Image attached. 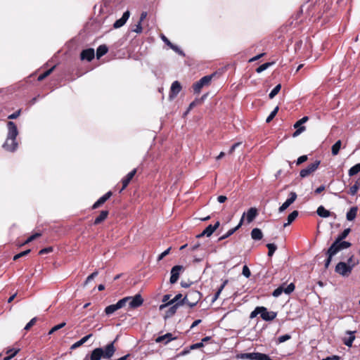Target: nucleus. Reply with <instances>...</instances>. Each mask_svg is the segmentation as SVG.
<instances>
[{"instance_id":"1","label":"nucleus","mask_w":360,"mask_h":360,"mask_svg":"<svg viewBox=\"0 0 360 360\" xmlns=\"http://www.w3.org/2000/svg\"><path fill=\"white\" fill-rule=\"evenodd\" d=\"M8 134L5 143L3 145L4 149L8 151L13 152L18 147V143L16 142V137L18 134V131L16 124L9 121L7 123Z\"/></svg>"},{"instance_id":"2","label":"nucleus","mask_w":360,"mask_h":360,"mask_svg":"<svg viewBox=\"0 0 360 360\" xmlns=\"http://www.w3.org/2000/svg\"><path fill=\"white\" fill-rule=\"evenodd\" d=\"M352 245L351 243L347 241H342L335 239L330 248L326 250V255L327 259L325 261V268L328 269L333 256L338 254L342 250L347 249Z\"/></svg>"},{"instance_id":"3","label":"nucleus","mask_w":360,"mask_h":360,"mask_svg":"<svg viewBox=\"0 0 360 360\" xmlns=\"http://www.w3.org/2000/svg\"><path fill=\"white\" fill-rule=\"evenodd\" d=\"M260 314L261 318L266 321H273L277 316V313L274 311H269L264 307H257L250 314L251 319L255 318Z\"/></svg>"},{"instance_id":"4","label":"nucleus","mask_w":360,"mask_h":360,"mask_svg":"<svg viewBox=\"0 0 360 360\" xmlns=\"http://www.w3.org/2000/svg\"><path fill=\"white\" fill-rule=\"evenodd\" d=\"M201 299V293L197 290H189L184 299L181 300L183 304H186L191 307L196 305Z\"/></svg>"},{"instance_id":"5","label":"nucleus","mask_w":360,"mask_h":360,"mask_svg":"<svg viewBox=\"0 0 360 360\" xmlns=\"http://www.w3.org/2000/svg\"><path fill=\"white\" fill-rule=\"evenodd\" d=\"M357 264V263H353L352 264H347L346 262H340L335 266V272L342 276H348L352 269Z\"/></svg>"},{"instance_id":"6","label":"nucleus","mask_w":360,"mask_h":360,"mask_svg":"<svg viewBox=\"0 0 360 360\" xmlns=\"http://www.w3.org/2000/svg\"><path fill=\"white\" fill-rule=\"evenodd\" d=\"M212 75H206L202 77L199 81L193 84V89L195 94H199L204 86H208L212 81Z\"/></svg>"},{"instance_id":"7","label":"nucleus","mask_w":360,"mask_h":360,"mask_svg":"<svg viewBox=\"0 0 360 360\" xmlns=\"http://www.w3.org/2000/svg\"><path fill=\"white\" fill-rule=\"evenodd\" d=\"M295 285L294 283H291L289 285H288L285 287V283L282 284L281 286L277 288L274 290L272 292V295L275 297H279L283 292H285V294H290L292 292L295 290Z\"/></svg>"},{"instance_id":"8","label":"nucleus","mask_w":360,"mask_h":360,"mask_svg":"<svg viewBox=\"0 0 360 360\" xmlns=\"http://www.w3.org/2000/svg\"><path fill=\"white\" fill-rule=\"evenodd\" d=\"M128 298H122L116 304H111L105 307V313L107 315H110L113 314L117 310L122 308L124 306H125L126 303L128 301Z\"/></svg>"},{"instance_id":"9","label":"nucleus","mask_w":360,"mask_h":360,"mask_svg":"<svg viewBox=\"0 0 360 360\" xmlns=\"http://www.w3.org/2000/svg\"><path fill=\"white\" fill-rule=\"evenodd\" d=\"M320 162V160H316L314 162L309 165L306 168L302 169L300 172V176L304 178L309 176L311 174H312L318 169Z\"/></svg>"},{"instance_id":"10","label":"nucleus","mask_w":360,"mask_h":360,"mask_svg":"<svg viewBox=\"0 0 360 360\" xmlns=\"http://www.w3.org/2000/svg\"><path fill=\"white\" fill-rule=\"evenodd\" d=\"M128 298L129 306L131 309L137 308L143 304V299L140 294L136 295L134 297H126Z\"/></svg>"},{"instance_id":"11","label":"nucleus","mask_w":360,"mask_h":360,"mask_svg":"<svg viewBox=\"0 0 360 360\" xmlns=\"http://www.w3.org/2000/svg\"><path fill=\"white\" fill-rule=\"evenodd\" d=\"M309 120L307 116L303 117L302 119L296 122L294 124V128L296 131L293 134V136H298L305 130V127L302 126V124L305 123Z\"/></svg>"},{"instance_id":"12","label":"nucleus","mask_w":360,"mask_h":360,"mask_svg":"<svg viewBox=\"0 0 360 360\" xmlns=\"http://www.w3.org/2000/svg\"><path fill=\"white\" fill-rule=\"evenodd\" d=\"M115 341L108 344L104 348H103V354L104 359H110L115 354L116 349L114 346Z\"/></svg>"},{"instance_id":"13","label":"nucleus","mask_w":360,"mask_h":360,"mask_svg":"<svg viewBox=\"0 0 360 360\" xmlns=\"http://www.w3.org/2000/svg\"><path fill=\"white\" fill-rule=\"evenodd\" d=\"M182 269L183 266L179 265H176L172 267L171 270V277L169 280L172 284H174L177 282L179 278L180 272L182 271Z\"/></svg>"},{"instance_id":"14","label":"nucleus","mask_w":360,"mask_h":360,"mask_svg":"<svg viewBox=\"0 0 360 360\" xmlns=\"http://www.w3.org/2000/svg\"><path fill=\"white\" fill-rule=\"evenodd\" d=\"M296 198L297 194L295 192H291L289 195V198L278 208L279 212H283L285 211L291 204L295 201Z\"/></svg>"},{"instance_id":"15","label":"nucleus","mask_w":360,"mask_h":360,"mask_svg":"<svg viewBox=\"0 0 360 360\" xmlns=\"http://www.w3.org/2000/svg\"><path fill=\"white\" fill-rule=\"evenodd\" d=\"M103 358V348L98 347L94 349L90 356H86L84 360H101Z\"/></svg>"},{"instance_id":"16","label":"nucleus","mask_w":360,"mask_h":360,"mask_svg":"<svg viewBox=\"0 0 360 360\" xmlns=\"http://www.w3.org/2000/svg\"><path fill=\"white\" fill-rule=\"evenodd\" d=\"M219 225L220 222L219 221H217L214 225L210 224L200 235L198 236V237H202L204 236L207 237L210 236L214 231L219 228Z\"/></svg>"},{"instance_id":"17","label":"nucleus","mask_w":360,"mask_h":360,"mask_svg":"<svg viewBox=\"0 0 360 360\" xmlns=\"http://www.w3.org/2000/svg\"><path fill=\"white\" fill-rule=\"evenodd\" d=\"M181 90V85L179 82L174 81L171 86L169 92V98L172 99L177 96Z\"/></svg>"},{"instance_id":"18","label":"nucleus","mask_w":360,"mask_h":360,"mask_svg":"<svg viewBox=\"0 0 360 360\" xmlns=\"http://www.w3.org/2000/svg\"><path fill=\"white\" fill-rule=\"evenodd\" d=\"M112 195L111 191L107 192L105 195L101 196L94 204L92 205V209L95 210L104 204Z\"/></svg>"},{"instance_id":"19","label":"nucleus","mask_w":360,"mask_h":360,"mask_svg":"<svg viewBox=\"0 0 360 360\" xmlns=\"http://www.w3.org/2000/svg\"><path fill=\"white\" fill-rule=\"evenodd\" d=\"M136 173V169H134L122 179V187L121 191L127 188L131 179L134 178Z\"/></svg>"},{"instance_id":"20","label":"nucleus","mask_w":360,"mask_h":360,"mask_svg":"<svg viewBox=\"0 0 360 360\" xmlns=\"http://www.w3.org/2000/svg\"><path fill=\"white\" fill-rule=\"evenodd\" d=\"M130 16V13L129 11H125L122 18L117 20L115 23L113 24V27L115 28H120L121 27H122L125 23L127 21V20L129 19Z\"/></svg>"},{"instance_id":"21","label":"nucleus","mask_w":360,"mask_h":360,"mask_svg":"<svg viewBox=\"0 0 360 360\" xmlns=\"http://www.w3.org/2000/svg\"><path fill=\"white\" fill-rule=\"evenodd\" d=\"M244 218H245V214H243L238 226L230 229L228 232H226V233H225L224 235L219 237V240H224V239L229 238V236H231V235H233L242 226L243 221H244Z\"/></svg>"},{"instance_id":"22","label":"nucleus","mask_w":360,"mask_h":360,"mask_svg":"<svg viewBox=\"0 0 360 360\" xmlns=\"http://www.w3.org/2000/svg\"><path fill=\"white\" fill-rule=\"evenodd\" d=\"M94 50L93 49H87L82 51L80 57L82 60L91 61L94 59Z\"/></svg>"},{"instance_id":"23","label":"nucleus","mask_w":360,"mask_h":360,"mask_svg":"<svg viewBox=\"0 0 360 360\" xmlns=\"http://www.w3.org/2000/svg\"><path fill=\"white\" fill-rule=\"evenodd\" d=\"M243 214H245V216H246L247 222L250 223L255 219L258 212L255 207H251L248 210L246 213L244 212Z\"/></svg>"},{"instance_id":"24","label":"nucleus","mask_w":360,"mask_h":360,"mask_svg":"<svg viewBox=\"0 0 360 360\" xmlns=\"http://www.w3.org/2000/svg\"><path fill=\"white\" fill-rule=\"evenodd\" d=\"M109 212L108 210H102L100 214L95 219L94 221V225H98L105 220L108 216Z\"/></svg>"},{"instance_id":"25","label":"nucleus","mask_w":360,"mask_h":360,"mask_svg":"<svg viewBox=\"0 0 360 360\" xmlns=\"http://www.w3.org/2000/svg\"><path fill=\"white\" fill-rule=\"evenodd\" d=\"M92 336V334H89L84 337H83L81 340H79V341L76 342L75 343H74L70 349H77V347L82 346L84 343H85Z\"/></svg>"},{"instance_id":"26","label":"nucleus","mask_w":360,"mask_h":360,"mask_svg":"<svg viewBox=\"0 0 360 360\" xmlns=\"http://www.w3.org/2000/svg\"><path fill=\"white\" fill-rule=\"evenodd\" d=\"M358 208L357 207H352L347 213V219L348 221H353L357 214Z\"/></svg>"},{"instance_id":"27","label":"nucleus","mask_w":360,"mask_h":360,"mask_svg":"<svg viewBox=\"0 0 360 360\" xmlns=\"http://www.w3.org/2000/svg\"><path fill=\"white\" fill-rule=\"evenodd\" d=\"M349 336L348 338H344L343 340V342L345 345L348 346V347H351L352 345V343L355 339V335H354V333H355L354 331H347V332Z\"/></svg>"},{"instance_id":"28","label":"nucleus","mask_w":360,"mask_h":360,"mask_svg":"<svg viewBox=\"0 0 360 360\" xmlns=\"http://www.w3.org/2000/svg\"><path fill=\"white\" fill-rule=\"evenodd\" d=\"M251 237L254 240H259L262 238L263 233L259 229L255 228L251 231Z\"/></svg>"},{"instance_id":"29","label":"nucleus","mask_w":360,"mask_h":360,"mask_svg":"<svg viewBox=\"0 0 360 360\" xmlns=\"http://www.w3.org/2000/svg\"><path fill=\"white\" fill-rule=\"evenodd\" d=\"M108 51V47L105 45H100L96 50V57L99 59L101 57L107 53Z\"/></svg>"},{"instance_id":"30","label":"nucleus","mask_w":360,"mask_h":360,"mask_svg":"<svg viewBox=\"0 0 360 360\" xmlns=\"http://www.w3.org/2000/svg\"><path fill=\"white\" fill-rule=\"evenodd\" d=\"M253 360H273L267 354L253 352Z\"/></svg>"},{"instance_id":"31","label":"nucleus","mask_w":360,"mask_h":360,"mask_svg":"<svg viewBox=\"0 0 360 360\" xmlns=\"http://www.w3.org/2000/svg\"><path fill=\"white\" fill-rule=\"evenodd\" d=\"M319 216L321 217H328L330 215V212L326 210L323 206H319L316 211Z\"/></svg>"},{"instance_id":"32","label":"nucleus","mask_w":360,"mask_h":360,"mask_svg":"<svg viewBox=\"0 0 360 360\" xmlns=\"http://www.w3.org/2000/svg\"><path fill=\"white\" fill-rule=\"evenodd\" d=\"M360 188V179L356 181L355 184L350 187L349 193L351 195H354L357 193L359 189Z\"/></svg>"},{"instance_id":"33","label":"nucleus","mask_w":360,"mask_h":360,"mask_svg":"<svg viewBox=\"0 0 360 360\" xmlns=\"http://www.w3.org/2000/svg\"><path fill=\"white\" fill-rule=\"evenodd\" d=\"M298 216V212L297 210L291 212L288 217V222L284 224V226L290 225Z\"/></svg>"},{"instance_id":"34","label":"nucleus","mask_w":360,"mask_h":360,"mask_svg":"<svg viewBox=\"0 0 360 360\" xmlns=\"http://www.w3.org/2000/svg\"><path fill=\"white\" fill-rule=\"evenodd\" d=\"M181 297H182V295L181 294H178L176 295L174 299H172L170 302H168V303H166V304H161L160 306V309L162 310L164 308H165L166 307H167L168 305H170L180 300H181Z\"/></svg>"},{"instance_id":"35","label":"nucleus","mask_w":360,"mask_h":360,"mask_svg":"<svg viewBox=\"0 0 360 360\" xmlns=\"http://www.w3.org/2000/svg\"><path fill=\"white\" fill-rule=\"evenodd\" d=\"M359 172H360V163H358L354 166L352 167L348 171V174L349 176H352L356 175Z\"/></svg>"},{"instance_id":"36","label":"nucleus","mask_w":360,"mask_h":360,"mask_svg":"<svg viewBox=\"0 0 360 360\" xmlns=\"http://www.w3.org/2000/svg\"><path fill=\"white\" fill-rule=\"evenodd\" d=\"M236 357L238 359L253 360V352L252 353H240V354H236Z\"/></svg>"},{"instance_id":"37","label":"nucleus","mask_w":360,"mask_h":360,"mask_svg":"<svg viewBox=\"0 0 360 360\" xmlns=\"http://www.w3.org/2000/svg\"><path fill=\"white\" fill-rule=\"evenodd\" d=\"M341 147V141L338 140L332 146L331 152L333 155H337L340 151Z\"/></svg>"},{"instance_id":"38","label":"nucleus","mask_w":360,"mask_h":360,"mask_svg":"<svg viewBox=\"0 0 360 360\" xmlns=\"http://www.w3.org/2000/svg\"><path fill=\"white\" fill-rule=\"evenodd\" d=\"M351 230L349 228L345 229L341 233H340L335 239L345 241L344 240L347 237Z\"/></svg>"},{"instance_id":"39","label":"nucleus","mask_w":360,"mask_h":360,"mask_svg":"<svg viewBox=\"0 0 360 360\" xmlns=\"http://www.w3.org/2000/svg\"><path fill=\"white\" fill-rule=\"evenodd\" d=\"M18 349H11L7 351L6 354H8L4 358V360H10L13 356L16 355V354L18 352Z\"/></svg>"},{"instance_id":"40","label":"nucleus","mask_w":360,"mask_h":360,"mask_svg":"<svg viewBox=\"0 0 360 360\" xmlns=\"http://www.w3.org/2000/svg\"><path fill=\"white\" fill-rule=\"evenodd\" d=\"M55 68V66L52 67L51 68H50L49 70L45 71L44 73L41 74L39 77H38V81H42L44 80L46 77H47L48 76H49L51 72H53V69Z\"/></svg>"},{"instance_id":"41","label":"nucleus","mask_w":360,"mask_h":360,"mask_svg":"<svg viewBox=\"0 0 360 360\" xmlns=\"http://www.w3.org/2000/svg\"><path fill=\"white\" fill-rule=\"evenodd\" d=\"M281 89V85L279 84L276 85L269 94V97L272 99L276 95L278 94Z\"/></svg>"},{"instance_id":"42","label":"nucleus","mask_w":360,"mask_h":360,"mask_svg":"<svg viewBox=\"0 0 360 360\" xmlns=\"http://www.w3.org/2000/svg\"><path fill=\"white\" fill-rule=\"evenodd\" d=\"M266 247L268 248V250H269L268 256L271 257L274 255V253L275 252V251L276 250L277 247L274 243H268L266 245Z\"/></svg>"},{"instance_id":"43","label":"nucleus","mask_w":360,"mask_h":360,"mask_svg":"<svg viewBox=\"0 0 360 360\" xmlns=\"http://www.w3.org/2000/svg\"><path fill=\"white\" fill-rule=\"evenodd\" d=\"M278 106H276L274 110L270 113V115L267 117L266 120V123H269L271 122L273 119L275 117V116L276 115L278 111Z\"/></svg>"},{"instance_id":"44","label":"nucleus","mask_w":360,"mask_h":360,"mask_svg":"<svg viewBox=\"0 0 360 360\" xmlns=\"http://www.w3.org/2000/svg\"><path fill=\"white\" fill-rule=\"evenodd\" d=\"M183 304V303L181 302L176 303V304H174L173 306H172V307L169 309V310H168V311H167V315H168V316H172V315H174V314L176 313V309H177L178 307H179L180 304Z\"/></svg>"},{"instance_id":"45","label":"nucleus","mask_w":360,"mask_h":360,"mask_svg":"<svg viewBox=\"0 0 360 360\" xmlns=\"http://www.w3.org/2000/svg\"><path fill=\"white\" fill-rule=\"evenodd\" d=\"M291 338V335H288V334H285V335H281L280 337H278L276 342L278 344H281V343H283L287 340H289Z\"/></svg>"},{"instance_id":"46","label":"nucleus","mask_w":360,"mask_h":360,"mask_svg":"<svg viewBox=\"0 0 360 360\" xmlns=\"http://www.w3.org/2000/svg\"><path fill=\"white\" fill-rule=\"evenodd\" d=\"M65 322H63L58 325H56L55 326H53L49 332V335H51L53 334V333H55L56 331L58 330L59 329L63 328L65 326Z\"/></svg>"},{"instance_id":"47","label":"nucleus","mask_w":360,"mask_h":360,"mask_svg":"<svg viewBox=\"0 0 360 360\" xmlns=\"http://www.w3.org/2000/svg\"><path fill=\"white\" fill-rule=\"evenodd\" d=\"M37 318L34 317L25 326L24 329L25 330H29L37 322Z\"/></svg>"},{"instance_id":"48","label":"nucleus","mask_w":360,"mask_h":360,"mask_svg":"<svg viewBox=\"0 0 360 360\" xmlns=\"http://www.w3.org/2000/svg\"><path fill=\"white\" fill-rule=\"evenodd\" d=\"M271 65V63H265L261 65L260 66H259L257 68L256 71H257V72L260 73V72H263L264 70H265L266 69H267Z\"/></svg>"},{"instance_id":"49","label":"nucleus","mask_w":360,"mask_h":360,"mask_svg":"<svg viewBox=\"0 0 360 360\" xmlns=\"http://www.w3.org/2000/svg\"><path fill=\"white\" fill-rule=\"evenodd\" d=\"M41 235V234L40 233H36L30 236V237H28L27 238V240L25 241L24 244H27V243L32 242V240H35L36 238L40 237Z\"/></svg>"},{"instance_id":"50","label":"nucleus","mask_w":360,"mask_h":360,"mask_svg":"<svg viewBox=\"0 0 360 360\" xmlns=\"http://www.w3.org/2000/svg\"><path fill=\"white\" fill-rule=\"evenodd\" d=\"M30 252V250H27L25 251H22L17 255H15L14 257H13V260H17L18 259L22 257H24V256H26Z\"/></svg>"},{"instance_id":"51","label":"nucleus","mask_w":360,"mask_h":360,"mask_svg":"<svg viewBox=\"0 0 360 360\" xmlns=\"http://www.w3.org/2000/svg\"><path fill=\"white\" fill-rule=\"evenodd\" d=\"M161 39L172 49H174V45L173 44H172L171 41L164 34L161 35Z\"/></svg>"},{"instance_id":"52","label":"nucleus","mask_w":360,"mask_h":360,"mask_svg":"<svg viewBox=\"0 0 360 360\" xmlns=\"http://www.w3.org/2000/svg\"><path fill=\"white\" fill-rule=\"evenodd\" d=\"M242 274L243 276H245L246 278H249L251 275L250 270L248 267V266L245 265L243 267V271Z\"/></svg>"},{"instance_id":"53","label":"nucleus","mask_w":360,"mask_h":360,"mask_svg":"<svg viewBox=\"0 0 360 360\" xmlns=\"http://www.w3.org/2000/svg\"><path fill=\"white\" fill-rule=\"evenodd\" d=\"M203 347H204V344L202 343V342H198V343L191 345L190 346V349L193 350V349H200Z\"/></svg>"},{"instance_id":"54","label":"nucleus","mask_w":360,"mask_h":360,"mask_svg":"<svg viewBox=\"0 0 360 360\" xmlns=\"http://www.w3.org/2000/svg\"><path fill=\"white\" fill-rule=\"evenodd\" d=\"M307 160V156L305 155H302L297 158L296 164H297V165H300L302 163L306 162Z\"/></svg>"},{"instance_id":"55","label":"nucleus","mask_w":360,"mask_h":360,"mask_svg":"<svg viewBox=\"0 0 360 360\" xmlns=\"http://www.w3.org/2000/svg\"><path fill=\"white\" fill-rule=\"evenodd\" d=\"M143 30L141 22H138L137 25H135V27L132 30L133 32L136 33H141Z\"/></svg>"},{"instance_id":"56","label":"nucleus","mask_w":360,"mask_h":360,"mask_svg":"<svg viewBox=\"0 0 360 360\" xmlns=\"http://www.w3.org/2000/svg\"><path fill=\"white\" fill-rule=\"evenodd\" d=\"M98 275V271H94L91 274H90L85 281V284H87L91 281H92L96 276Z\"/></svg>"},{"instance_id":"57","label":"nucleus","mask_w":360,"mask_h":360,"mask_svg":"<svg viewBox=\"0 0 360 360\" xmlns=\"http://www.w3.org/2000/svg\"><path fill=\"white\" fill-rule=\"evenodd\" d=\"M170 250H171V248H169L166 250H165L163 252H162L158 257V260L160 261V260L162 259L165 257H166L167 255H169L170 252Z\"/></svg>"},{"instance_id":"58","label":"nucleus","mask_w":360,"mask_h":360,"mask_svg":"<svg viewBox=\"0 0 360 360\" xmlns=\"http://www.w3.org/2000/svg\"><path fill=\"white\" fill-rule=\"evenodd\" d=\"M53 251V248L51 247H49V248H43L41 249L39 252V255H44V254H47V253H49Z\"/></svg>"},{"instance_id":"59","label":"nucleus","mask_w":360,"mask_h":360,"mask_svg":"<svg viewBox=\"0 0 360 360\" xmlns=\"http://www.w3.org/2000/svg\"><path fill=\"white\" fill-rule=\"evenodd\" d=\"M165 338H167V340L165 341V344H167L169 343L170 341H172V340H175L176 338H174L172 336V334L170 333H167L165 335Z\"/></svg>"},{"instance_id":"60","label":"nucleus","mask_w":360,"mask_h":360,"mask_svg":"<svg viewBox=\"0 0 360 360\" xmlns=\"http://www.w3.org/2000/svg\"><path fill=\"white\" fill-rule=\"evenodd\" d=\"M240 144H241V143H240V142H237V143H234V144L231 147V148H230V150H229V154H232V153L235 151L236 148L237 147H238Z\"/></svg>"},{"instance_id":"61","label":"nucleus","mask_w":360,"mask_h":360,"mask_svg":"<svg viewBox=\"0 0 360 360\" xmlns=\"http://www.w3.org/2000/svg\"><path fill=\"white\" fill-rule=\"evenodd\" d=\"M20 114V110L15 112L14 113L8 115V119H11V120H13V119H16Z\"/></svg>"},{"instance_id":"62","label":"nucleus","mask_w":360,"mask_h":360,"mask_svg":"<svg viewBox=\"0 0 360 360\" xmlns=\"http://www.w3.org/2000/svg\"><path fill=\"white\" fill-rule=\"evenodd\" d=\"M340 356L338 355H333L331 356H328L325 359H323L322 360H340Z\"/></svg>"},{"instance_id":"63","label":"nucleus","mask_w":360,"mask_h":360,"mask_svg":"<svg viewBox=\"0 0 360 360\" xmlns=\"http://www.w3.org/2000/svg\"><path fill=\"white\" fill-rule=\"evenodd\" d=\"M167 340V338H165V335H161V336H159L156 339H155V342L159 343V342H164L165 343V341Z\"/></svg>"},{"instance_id":"64","label":"nucleus","mask_w":360,"mask_h":360,"mask_svg":"<svg viewBox=\"0 0 360 360\" xmlns=\"http://www.w3.org/2000/svg\"><path fill=\"white\" fill-rule=\"evenodd\" d=\"M226 197L225 195H219L218 196L217 198V200L218 202H219L220 203H223L226 200Z\"/></svg>"}]
</instances>
